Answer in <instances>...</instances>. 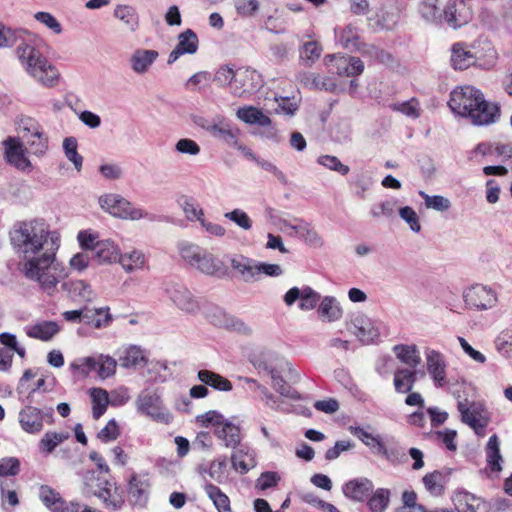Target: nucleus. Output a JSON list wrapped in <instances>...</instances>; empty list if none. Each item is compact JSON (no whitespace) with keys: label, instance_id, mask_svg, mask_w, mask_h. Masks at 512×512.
I'll use <instances>...</instances> for the list:
<instances>
[{"label":"nucleus","instance_id":"22","mask_svg":"<svg viewBox=\"0 0 512 512\" xmlns=\"http://www.w3.org/2000/svg\"><path fill=\"white\" fill-rule=\"evenodd\" d=\"M214 434L227 448L235 450L241 445L242 436L240 428L229 420L225 421L222 426L216 427Z\"/></svg>","mask_w":512,"mask_h":512},{"label":"nucleus","instance_id":"46","mask_svg":"<svg viewBox=\"0 0 512 512\" xmlns=\"http://www.w3.org/2000/svg\"><path fill=\"white\" fill-rule=\"evenodd\" d=\"M487 462L492 471L499 472L502 470L500 462L502 457L499 450V441L496 435H492L486 447Z\"/></svg>","mask_w":512,"mask_h":512},{"label":"nucleus","instance_id":"29","mask_svg":"<svg viewBox=\"0 0 512 512\" xmlns=\"http://www.w3.org/2000/svg\"><path fill=\"white\" fill-rule=\"evenodd\" d=\"M16 130L18 133L17 139H29L43 133L42 125L34 118L26 115H21L16 121Z\"/></svg>","mask_w":512,"mask_h":512},{"label":"nucleus","instance_id":"38","mask_svg":"<svg viewBox=\"0 0 512 512\" xmlns=\"http://www.w3.org/2000/svg\"><path fill=\"white\" fill-rule=\"evenodd\" d=\"M119 362L124 368H137L146 365L148 360L142 349L130 346L119 357Z\"/></svg>","mask_w":512,"mask_h":512},{"label":"nucleus","instance_id":"7","mask_svg":"<svg viewBox=\"0 0 512 512\" xmlns=\"http://www.w3.org/2000/svg\"><path fill=\"white\" fill-rule=\"evenodd\" d=\"M100 207L111 215L132 221L143 218L154 220L155 216L149 212L135 207L130 201L117 194H107L99 197Z\"/></svg>","mask_w":512,"mask_h":512},{"label":"nucleus","instance_id":"25","mask_svg":"<svg viewBox=\"0 0 512 512\" xmlns=\"http://www.w3.org/2000/svg\"><path fill=\"white\" fill-rule=\"evenodd\" d=\"M231 463L234 470L241 474H246L255 466L253 452L247 445H240L231 455Z\"/></svg>","mask_w":512,"mask_h":512},{"label":"nucleus","instance_id":"57","mask_svg":"<svg viewBox=\"0 0 512 512\" xmlns=\"http://www.w3.org/2000/svg\"><path fill=\"white\" fill-rule=\"evenodd\" d=\"M186 218L190 221L203 219V210L190 198L183 197L180 203Z\"/></svg>","mask_w":512,"mask_h":512},{"label":"nucleus","instance_id":"17","mask_svg":"<svg viewBox=\"0 0 512 512\" xmlns=\"http://www.w3.org/2000/svg\"><path fill=\"white\" fill-rule=\"evenodd\" d=\"M198 45L197 34L192 29H186L178 35V43L169 54L168 64L174 63L184 54H195L198 50Z\"/></svg>","mask_w":512,"mask_h":512},{"label":"nucleus","instance_id":"23","mask_svg":"<svg viewBox=\"0 0 512 512\" xmlns=\"http://www.w3.org/2000/svg\"><path fill=\"white\" fill-rule=\"evenodd\" d=\"M211 322L219 327L231 328L244 334H250L251 328L242 320L226 314L222 309L216 308L210 315Z\"/></svg>","mask_w":512,"mask_h":512},{"label":"nucleus","instance_id":"11","mask_svg":"<svg viewBox=\"0 0 512 512\" xmlns=\"http://www.w3.org/2000/svg\"><path fill=\"white\" fill-rule=\"evenodd\" d=\"M166 293L170 300L186 313H196L200 305L192 292L180 283H169L166 286Z\"/></svg>","mask_w":512,"mask_h":512},{"label":"nucleus","instance_id":"40","mask_svg":"<svg viewBox=\"0 0 512 512\" xmlns=\"http://www.w3.org/2000/svg\"><path fill=\"white\" fill-rule=\"evenodd\" d=\"M114 17L122 21L131 31H135L139 26V16L133 6L117 5Z\"/></svg>","mask_w":512,"mask_h":512},{"label":"nucleus","instance_id":"19","mask_svg":"<svg viewBox=\"0 0 512 512\" xmlns=\"http://www.w3.org/2000/svg\"><path fill=\"white\" fill-rule=\"evenodd\" d=\"M326 58L335 61V72L339 76L355 77L364 71V63L358 57L328 55Z\"/></svg>","mask_w":512,"mask_h":512},{"label":"nucleus","instance_id":"10","mask_svg":"<svg viewBox=\"0 0 512 512\" xmlns=\"http://www.w3.org/2000/svg\"><path fill=\"white\" fill-rule=\"evenodd\" d=\"M463 300L470 309L487 310L496 305L497 294L491 287L475 284L463 292Z\"/></svg>","mask_w":512,"mask_h":512},{"label":"nucleus","instance_id":"61","mask_svg":"<svg viewBox=\"0 0 512 512\" xmlns=\"http://www.w3.org/2000/svg\"><path fill=\"white\" fill-rule=\"evenodd\" d=\"M20 472V461L16 457L0 459V477L16 476Z\"/></svg>","mask_w":512,"mask_h":512},{"label":"nucleus","instance_id":"27","mask_svg":"<svg viewBox=\"0 0 512 512\" xmlns=\"http://www.w3.org/2000/svg\"><path fill=\"white\" fill-rule=\"evenodd\" d=\"M238 76L240 78L238 82L242 87H235L234 94L237 96H242L245 93L251 94L262 86L261 75L256 70L246 69Z\"/></svg>","mask_w":512,"mask_h":512},{"label":"nucleus","instance_id":"30","mask_svg":"<svg viewBox=\"0 0 512 512\" xmlns=\"http://www.w3.org/2000/svg\"><path fill=\"white\" fill-rule=\"evenodd\" d=\"M449 474V471L444 473L439 470L427 473L422 479L426 490L433 496H441L444 493Z\"/></svg>","mask_w":512,"mask_h":512},{"label":"nucleus","instance_id":"6","mask_svg":"<svg viewBox=\"0 0 512 512\" xmlns=\"http://www.w3.org/2000/svg\"><path fill=\"white\" fill-rule=\"evenodd\" d=\"M181 258L203 274L215 276L222 270V262L206 249L190 242L178 245Z\"/></svg>","mask_w":512,"mask_h":512},{"label":"nucleus","instance_id":"1","mask_svg":"<svg viewBox=\"0 0 512 512\" xmlns=\"http://www.w3.org/2000/svg\"><path fill=\"white\" fill-rule=\"evenodd\" d=\"M26 34L24 30L0 25V48L17 45L16 53L26 72L43 86H55L59 78L57 69L38 49L25 42Z\"/></svg>","mask_w":512,"mask_h":512},{"label":"nucleus","instance_id":"49","mask_svg":"<svg viewBox=\"0 0 512 512\" xmlns=\"http://www.w3.org/2000/svg\"><path fill=\"white\" fill-rule=\"evenodd\" d=\"M322 48L315 41L303 44L300 49V60L305 66H311L320 57Z\"/></svg>","mask_w":512,"mask_h":512},{"label":"nucleus","instance_id":"21","mask_svg":"<svg viewBox=\"0 0 512 512\" xmlns=\"http://www.w3.org/2000/svg\"><path fill=\"white\" fill-rule=\"evenodd\" d=\"M120 250L110 240H101L96 243L91 260L98 264H111L118 261Z\"/></svg>","mask_w":512,"mask_h":512},{"label":"nucleus","instance_id":"14","mask_svg":"<svg viewBox=\"0 0 512 512\" xmlns=\"http://www.w3.org/2000/svg\"><path fill=\"white\" fill-rule=\"evenodd\" d=\"M349 329L363 344L374 343L380 336L371 319L364 314L355 315Z\"/></svg>","mask_w":512,"mask_h":512},{"label":"nucleus","instance_id":"13","mask_svg":"<svg viewBox=\"0 0 512 512\" xmlns=\"http://www.w3.org/2000/svg\"><path fill=\"white\" fill-rule=\"evenodd\" d=\"M45 416L52 418V409L45 412L33 406H26L19 413V423L25 432L35 434L42 430Z\"/></svg>","mask_w":512,"mask_h":512},{"label":"nucleus","instance_id":"53","mask_svg":"<svg viewBox=\"0 0 512 512\" xmlns=\"http://www.w3.org/2000/svg\"><path fill=\"white\" fill-rule=\"evenodd\" d=\"M419 195L424 199L425 206L428 209H434L436 211H446L450 208L451 203L449 199L441 195L430 196L424 191H419Z\"/></svg>","mask_w":512,"mask_h":512},{"label":"nucleus","instance_id":"4","mask_svg":"<svg viewBox=\"0 0 512 512\" xmlns=\"http://www.w3.org/2000/svg\"><path fill=\"white\" fill-rule=\"evenodd\" d=\"M51 237H56L55 233L50 232L46 223L39 219L17 221L9 231L13 249L24 257L50 248Z\"/></svg>","mask_w":512,"mask_h":512},{"label":"nucleus","instance_id":"36","mask_svg":"<svg viewBox=\"0 0 512 512\" xmlns=\"http://www.w3.org/2000/svg\"><path fill=\"white\" fill-rule=\"evenodd\" d=\"M476 56L471 51L456 43L452 46L451 63L455 69L464 70L476 64Z\"/></svg>","mask_w":512,"mask_h":512},{"label":"nucleus","instance_id":"42","mask_svg":"<svg viewBox=\"0 0 512 512\" xmlns=\"http://www.w3.org/2000/svg\"><path fill=\"white\" fill-rule=\"evenodd\" d=\"M300 82L310 89H324L330 91L335 84L328 78H320L319 75L312 72L300 73L298 76Z\"/></svg>","mask_w":512,"mask_h":512},{"label":"nucleus","instance_id":"32","mask_svg":"<svg viewBox=\"0 0 512 512\" xmlns=\"http://www.w3.org/2000/svg\"><path fill=\"white\" fill-rule=\"evenodd\" d=\"M231 267L236 270L246 282L254 280L257 276V262L243 255L232 258Z\"/></svg>","mask_w":512,"mask_h":512},{"label":"nucleus","instance_id":"47","mask_svg":"<svg viewBox=\"0 0 512 512\" xmlns=\"http://www.w3.org/2000/svg\"><path fill=\"white\" fill-rule=\"evenodd\" d=\"M92 397V414L95 419H99L106 411L109 400L106 390L101 388H93L91 390Z\"/></svg>","mask_w":512,"mask_h":512},{"label":"nucleus","instance_id":"24","mask_svg":"<svg viewBox=\"0 0 512 512\" xmlns=\"http://www.w3.org/2000/svg\"><path fill=\"white\" fill-rule=\"evenodd\" d=\"M158 56L159 53L156 50L137 49L130 58L131 68L137 74H144L156 61Z\"/></svg>","mask_w":512,"mask_h":512},{"label":"nucleus","instance_id":"45","mask_svg":"<svg viewBox=\"0 0 512 512\" xmlns=\"http://www.w3.org/2000/svg\"><path fill=\"white\" fill-rule=\"evenodd\" d=\"M205 492L208 497L213 501L219 512H231L230 500L219 487L214 484H206Z\"/></svg>","mask_w":512,"mask_h":512},{"label":"nucleus","instance_id":"3","mask_svg":"<svg viewBox=\"0 0 512 512\" xmlns=\"http://www.w3.org/2000/svg\"><path fill=\"white\" fill-rule=\"evenodd\" d=\"M59 248L58 237H51L50 248L39 254L24 257L20 271L23 275L39 284L40 289L48 295H53L62 277L58 264L55 263L56 251Z\"/></svg>","mask_w":512,"mask_h":512},{"label":"nucleus","instance_id":"31","mask_svg":"<svg viewBox=\"0 0 512 512\" xmlns=\"http://www.w3.org/2000/svg\"><path fill=\"white\" fill-rule=\"evenodd\" d=\"M198 379L203 384L218 391L229 392L233 389L232 383L227 378L210 370H200Z\"/></svg>","mask_w":512,"mask_h":512},{"label":"nucleus","instance_id":"26","mask_svg":"<svg viewBox=\"0 0 512 512\" xmlns=\"http://www.w3.org/2000/svg\"><path fill=\"white\" fill-rule=\"evenodd\" d=\"M206 130L217 139L222 140L229 146H237V140L239 135V129L232 127L229 123L219 122L217 124L210 125Z\"/></svg>","mask_w":512,"mask_h":512},{"label":"nucleus","instance_id":"2","mask_svg":"<svg viewBox=\"0 0 512 512\" xmlns=\"http://www.w3.org/2000/svg\"><path fill=\"white\" fill-rule=\"evenodd\" d=\"M448 106L477 126L493 124L500 118V106L485 100L479 89L469 85L455 88L450 93Z\"/></svg>","mask_w":512,"mask_h":512},{"label":"nucleus","instance_id":"56","mask_svg":"<svg viewBox=\"0 0 512 512\" xmlns=\"http://www.w3.org/2000/svg\"><path fill=\"white\" fill-rule=\"evenodd\" d=\"M235 10L241 17H253L260 8L259 0H234Z\"/></svg>","mask_w":512,"mask_h":512},{"label":"nucleus","instance_id":"43","mask_svg":"<svg viewBox=\"0 0 512 512\" xmlns=\"http://www.w3.org/2000/svg\"><path fill=\"white\" fill-rule=\"evenodd\" d=\"M118 262L126 272H132L143 268L145 264V256L138 250H133L122 255L119 253Z\"/></svg>","mask_w":512,"mask_h":512},{"label":"nucleus","instance_id":"37","mask_svg":"<svg viewBox=\"0 0 512 512\" xmlns=\"http://www.w3.org/2000/svg\"><path fill=\"white\" fill-rule=\"evenodd\" d=\"M417 380L415 370L400 368L394 373V387L398 393H408L413 389Z\"/></svg>","mask_w":512,"mask_h":512},{"label":"nucleus","instance_id":"18","mask_svg":"<svg viewBox=\"0 0 512 512\" xmlns=\"http://www.w3.org/2000/svg\"><path fill=\"white\" fill-rule=\"evenodd\" d=\"M426 365L429 375L432 377L435 385L443 387L447 384L446 363L442 354L436 350H427Z\"/></svg>","mask_w":512,"mask_h":512},{"label":"nucleus","instance_id":"55","mask_svg":"<svg viewBox=\"0 0 512 512\" xmlns=\"http://www.w3.org/2000/svg\"><path fill=\"white\" fill-rule=\"evenodd\" d=\"M117 361L108 355H99L97 374L101 379L113 376L116 372Z\"/></svg>","mask_w":512,"mask_h":512},{"label":"nucleus","instance_id":"20","mask_svg":"<svg viewBox=\"0 0 512 512\" xmlns=\"http://www.w3.org/2000/svg\"><path fill=\"white\" fill-rule=\"evenodd\" d=\"M373 483L367 478L354 479L347 482L343 487V493L346 497L362 502L371 495Z\"/></svg>","mask_w":512,"mask_h":512},{"label":"nucleus","instance_id":"48","mask_svg":"<svg viewBox=\"0 0 512 512\" xmlns=\"http://www.w3.org/2000/svg\"><path fill=\"white\" fill-rule=\"evenodd\" d=\"M78 143L76 138L67 137L63 141L65 156L71 161L75 169L79 172L82 169L83 157L77 152Z\"/></svg>","mask_w":512,"mask_h":512},{"label":"nucleus","instance_id":"52","mask_svg":"<svg viewBox=\"0 0 512 512\" xmlns=\"http://www.w3.org/2000/svg\"><path fill=\"white\" fill-rule=\"evenodd\" d=\"M317 163L326 167L331 171H335L342 176H345L349 173V166L343 164L339 158L332 155H321L317 158Z\"/></svg>","mask_w":512,"mask_h":512},{"label":"nucleus","instance_id":"9","mask_svg":"<svg viewBox=\"0 0 512 512\" xmlns=\"http://www.w3.org/2000/svg\"><path fill=\"white\" fill-rule=\"evenodd\" d=\"M136 408L140 414L157 421H164L168 418V413L164 409L161 396L157 390H142L137 396Z\"/></svg>","mask_w":512,"mask_h":512},{"label":"nucleus","instance_id":"5","mask_svg":"<svg viewBox=\"0 0 512 512\" xmlns=\"http://www.w3.org/2000/svg\"><path fill=\"white\" fill-rule=\"evenodd\" d=\"M349 431L370 448L371 452L384 457L392 464H400L406 459V453L393 439L384 443L380 435H373L361 427L350 426Z\"/></svg>","mask_w":512,"mask_h":512},{"label":"nucleus","instance_id":"16","mask_svg":"<svg viewBox=\"0 0 512 512\" xmlns=\"http://www.w3.org/2000/svg\"><path fill=\"white\" fill-rule=\"evenodd\" d=\"M61 288L73 302L90 303L95 298V292L90 284L81 279L65 281Z\"/></svg>","mask_w":512,"mask_h":512},{"label":"nucleus","instance_id":"58","mask_svg":"<svg viewBox=\"0 0 512 512\" xmlns=\"http://www.w3.org/2000/svg\"><path fill=\"white\" fill-rule=\"evenodd\" d=\"M495 345L498 352L503 356L506 358L512 357V332H501L495 340Z\"/></svg>","mask_w":512,"mask_h":512},{"label":"nucleus","instance_id":"12","mask_svg":"<svg viewBox=\"0 0 512 512\" xmlns=\"http://www.w3.org/2000/svg\"><path fill=\"white\" fill-rule=\"evenodd\" d=\"M5 148V160L15 168L25 171L31 170L32 165L26 157V148L23 143L15 137H9L3 142Z\"/></svg>","mask_w":512,"mask_h":512},{"label":"nucleus","instance_id":"15","mask_svg":"<svg viewBox=\"0 0 512 512\" xmlns=\"http://www.w3.org/2000/svg\"><path fill=\"white\" fill-rule=\"evenodd\" d=\"M443 12L446 22L454 29L467 24L472 19V11L466 6L464 0L449 1Z\"/></svg>","mask_w":512,"mask_h":512},{"label":"nucleus","instance_id":"39","mask_svg":"<svg viewBox=\"0 0 512 512\" xmlns=\"http://www.w3.org/2000/svg\"><path fill=\"white\" fill-rule=\"evenodd\" d=\"M393 351L401 362L412 369H415L421 363V357L416 345H396Z\"/></svg>","mask_w":512,"mask_h":512},{"label":"nucleus","instance_id":"63","mask_svg":"<svg viewBox=\"0 0 512 512\" xmlns=\"http://www.w3.org/2000/svg\"><path fill=\"white\" fill-rule=\"evenodd\" d=\"M234 79L238 82L237 74L228 66L220 67L213 77V81L219 86L230 85Z\"/></svg>","mask_w":512,"mask_h":512},{"label":"nucleus","instance_id":"51","mask_svg":"<svg viewBox=\"0 0 512 512\" xmlns=\"http://www.w3.org/2000/svg\"><path fill=\"white\" fill-rule=\"evenodd\" d=\"M68 433L47 432L40 440V449L44 452L51 453L60 443L68 439Z\"/></svg>","mask_w":512,"mask_h":512},{"label":"nucleus","instance_id":"44","mask_svg":"<svg viewBox=\"0 0 512 512\" xmlns=\"http://www.w3.org/2000/svg\"><path fill=\"white\" fill-rule=\"evenodd\" d=\"M40 499L44 505L53 512L63 511L64 501L59 493L47 485H42L40 488Z\"/></svg>","mask_w":512,"mask_h":512},{"label":"nucleus","instance_id":"64","mask_svg":"<svg viewBox=\"0 0 512 512\" xmlns=\"http://www.w3.org/2000/svg\"><path fill=\"white\" fill-rule=\"evenodd\" d=\"M175 150L180 154L196 156L200 153L201 148L196 141L189 138H181L176 142Z\"/></svg>","mask_w":512,"mask_h":512},{"label":"nucleus","instance_id":"54","mask_svg":"<svg viewBox=\"0 0 512 512\" xmlns=\"http://www.w3.org/2000/svg\"><path fill=\"white\" fill-rule=\"evenodd\" d=\"M321 296L318 292L309 286L302 288V295L300 297L299 308L304 311L312 310L316 307Z\"/></svg>","mask_w":512,"mask_h":512},{"label":"nucleus","instance_id":"50","mask_svg":"<svg viewBox=\"0 0 512 512\" xmlns=\"http://www.w3.org/2000/svg\"><path fill=\"white\" fill-rule=\"evenodd\" d=\"M389 490L377 489L368 499V507L372 512H383L389 503Z\"/></svg>","mask_w":512,"mask_h":512},{"label":"nucleus","instance_id":"34","mask_svg":"<svg viewBox=\"0 0 512 512\" xmlns=\"http://www.w3.org/2000/svg\"><path fill=\"white\" fill-rule=\"evenodd\" d=\"M454 501L458 512H478L486 507L484 500L468 492L458 493Z\"/></svg>","mask_w":512,"mask_h":512},{"label":"nucleus","instance_id":"41","mask_svg":"<svg viewBox=\"0 0 512 512\" xmlns=\"http://www.w3.org/2000/svg\"><path fill=\"white\" fill-rule=\"evenodd\" d=\"M26 150L37 157H42L48 151V136L45 132L35 135L29 139L20 140Z\"/></svg>","mask_w":512,"mask_h":512},{"label":"nucleus","instance_id":"28","mask_svg":"<svg viewBox=\"0 0 512 512\" xmlns=\"http://www.w3.org/2000/svg\"><path fill=\"white\" fill-rule=\"evenodd\" d=\"M26 334L30 338L42 341L51 340L60 330L58 324L54 321H42L26 327Z\"/></svg>","mask_w":512,"mask_h":512},{"label":"nucleus","instance_id":"8","mask_svg":"<svg viewBox=\"0 0 512 512\" xmlns=\"http://www.w3.org/2000/svg\"><path fill=\"white\" fill-rule=\"evenodd\" d=\"M253 365L257 369L264 370L270 375L272 386L279 394L294 400L300 399V394L294 388L288 385L281 375L285 368L291 371V365L289 362L282 360L279 367H275L265 361L255 360L253 361Z\"/></svg>","mask_w":512,"mask_h":512},{"label":"nucleus","instance_id":"60","mask_svg":"<svg viewBox=\"0 0 512 512\" xmlns=\"http://www.w3.org/2000/svg\"><path fill=\"white\" fill-rule=\"evenodd\" d=\"M224 217L244 230H250L252 228V220L247 213L241 209H234L231 212H227L224 214Z\"/></svg>","mask_w":512,"mask_h":512},{"label":"nucleus","instance_id":"35","mask_svg":"<svg viewBox=\"0 0 512 512\" xmlns=\"http://www.w3.org/2000/svg\"><path fill=\"white\" fill-rule=\"evenodd\" d=\"M318 314L324 320L333 322L342 317L343 311L340 303L333 296H326L322 299L319 307Z\"/></svg>","mask_w":512,"mask_h":512},{"label":"nucleus","instance_id":"33","mask_svg":"<svg viewBox=\"0 0 512 512\" xmlns=\"http://www.w3.org/2000/svg\"><path fill=\"white\" fill-rule=\"evenodd\" d=\"M236 115L247 124H257L261 127L270 126L272 124L271 119L254 106L239 108Z\"/></svg>","mask_w":512,"mask_h":512},{"label":"nucleus","instance_id":"59","mask_svg":"<svg viewBox=\"0 0 512 512\" xmlns=\"http://www.w3.org/2000/svg\"><path fill=\"white\" fill-rule=\"evenodd\" d=\"M302 232L300 238H302L309 246L314 248H320L323 246V239L319 233L311 226L310 223H306L304 228H301Z\"/></svg>","mask_w":512,"mask_h":512},{"label":"nucleus","instance_id":"62","mask_svg":"<svg viewBox=\"0 0 512 512\" xmlns=\"http://www.w3.org/2000/svg\"><path fill=\"white\" fill-rule=\"evenodd\" d=\"M95 495L101 499L105 507L110 510H120L124 505V500L121 497L112 496L110 490L107 488L101 489L98 493H95Z\"/></svg>","mask_w":512,"mask_h":512}]
</instances>
